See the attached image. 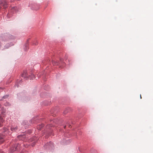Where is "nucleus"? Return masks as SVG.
<instances>
[{
	"instance_id": "25",
	"label": "nucleus",
	"mask_w": 153,
	"mask_h": 153,
	"mask_svg": "<svg viewBox=\"0 0 153 153\" xmlns=\"http://www.w3.org/2000/svg\"><path fill=\"white\" fill-rule=\"evenodd\" d=\"M52 134V133H50L49 134V135H51Z\"/></svg>"
},
{
	"instance_id": "18",
	"label": "nucleus",
	"mask_w": 153,
	"mask_h": 153,
	"mask_svg": "<svg viewBox=\"0 0 153 153\" xmlns=\"http://www.w3.org/2000/svg\"><path fill=\"white\" fill-rule=\"evenodd\" d=\"M69 123H70V122L69 121L66 122L65 123H66V125L64 126V128H65V127H66V126H67V125L68 126H69V127H70V126H71V125H70Z\"/></svg>"
},
{
	"instance_id": "17",
	"label": "nucleus",
	"mask_w": 153,
	"mask_h": 153,
	"mask_svg": "<svg viewBox=\"0 0 153 153\" xmlns=\"http://www.w3.org/2000/svg\"><path fill=\"white\" fill-rule=\"evenodd\" d=\"M52 63L53 65H58V62H57L53 60L52 61Z\"/></svg>"
},
{
	"instance_id": "23",
	"label": "nucleus",
	"mask_w": 153,
	"mask_h": 153,
	"mask_svg": "<svg viewBox=\"0 0 153 153\" xmlns=\"http://www.w3.org/2000/svg\"><path fill=\"white\" fill-rule=\"evenodd\" d=\"M55 123H57V122H56V120H54L53 121Z\"/></svg>"
},
{
	"instance_id": "26",
	"label": "nucleus",
	"mask_w": 153,
	"mask_h": 153,
	"mask_svg": "<svg viewBox=\"0 0 153 153\" xmlns=\"http://www.w3.org/2000/svg\"><path fill=\"white\" fill-rule=\"evenodd\" d=\"M14 0H10V1L11 2H12V1H13Z\"/></svg>"
},
{
	"instance_id": "21",
	"label": "nucleus",
	"mask_w": 153,
	"mask_h": 153,
	"mask_svg": "<svg viewBox=\"0 0 153 153\" xmlns=\"http://www.w3.org/2000/svg\"><path fill=\"white\" fill-rule=\"evenodd\" d=\"M35 142H34L33 143H32V146H34L35 145Z\"/></svg>"
},
{
	"instance_id": "12",
	"label": "nucleus",
	"mask_w": 153,
	"mask_h": 153,
	"mask_svg": "<svg viewBox=\"0 0 153 153\" xmlns=\"http://www.w3.org/2000/svg\"><path fill=\"white\" fill-rule=\"evenodd\" d=\"M44 126V124H39L37 126V128L38 130H40Z\"/></svg>"
},
{
	"instance_id": "2",
	"label": "nucleus",
	"mask_w": 153,
	"mask_h": 153,
	"mask_svg": "<svg viewBox=\"0 0 153 153\" xmlns=\"http://www.w3.org/2000/svg\"><path fill=\"white\" fill-rule=\"evenodd\" d=\"M44 147L46 149H53L54 147V146L52 143L50 141L48 143H47L44 146Z\"/></svg>"
},
{
	"instance_id": "20",
	"label": "nucleus",
	"mask_w": 153,
	"mask_h": 153,
	"mask_svg": "<svg viewBox=\"0 0 153 153\" xmlns=\"http://www.w3.org/2000/svg\"><path fill=\"white\" fill-rule=\"evenodd\" d=\"M29 100V98H28V97H25V99H24L23 100L24 102H27Z\"/></svg>"
},
{
	"instance_id": "29",
	"label": "nucleus",
	"mask_w": 153,
	"mask_h": 153,
	"mask_svg": "<svg viewBox=\"0 0 153 153\" xmlns=\"http://www.w3.org/2000/svg\"><path fill=\"white\" fill-rule=\"evenodd\" d=\"M1 107V104H0V108Z\"/></svg>"
},
{
	"instance_id": "19",
	"label": "nucleus",
	"mask_w": 153,
	"mask_h": 153,
	"mask_svg": "<svg viewBox=\"0 0 153 153\" xmlns=\"http://www.w3.org/2000/svg\"><path fill=\"white\" fill-rule=\"evenodd\" d=\"M3 121V118L0 116V126H2V123Z\"/></svg>"
},
{
	"instance_id": "31",
	"label": "nucleus",
	"mask_w": 153,
	"mask_h": 153,
	"mask_svg": "<svg viewBox=\"0 0 153 153\" xmlns=\"http://www.w3.org/2000/svg\"><path fill=\"white\" fill-rule=\"evenodd\" d=\"M60 60L61 61H62V60L61 59H60Z\"/></svg>"
},
{
	"instance_id": "9",
	"label": "nucleus",
	"mask_w": 153,
	"mask_h": 153,
	"mask_svg": "<svg viewBox=\"0 0 153 153\" xmlns=\"http://www.w3.org/2000/svg\"><path fill=\"white\" fill-rule=\"evenodd\" d=\"M14 45V44L13 42H10V43L6 44L4 46V48L5 49L8 48Z\"/></svg>"
},
{
	"instance_id": "13",
	"label": "nucleus",
	"mask_w": 153,
	"mask_h": 153,
	"mask_svg": "<svg viewBox=\"0 0 153 153\" xmlns=\"http://www.w3.org/2000/svg\"><path fill=\"white\" fill-rule=\"evenodd\" d=\"M35 78V75L31 73V74L29 76V78H30V80H33Z\"/></svg>"
},
{
	"instance_id": "8",
	"label": "nucleus",
	"mask_w": 153,
	"mask_h": 153,
	"mask_svg": "<svg viewBox=\"0 0 153 153\" xmlns=\"http://www.w3.org/2000/svg\"><path fill=\"white\" fill-rule=\"evenodd\" d=\"M17 149V146L16 144H15L14 146L11 148V153H12L14 151Z\"/></svg>"
},
{
	"instance_id": "28",
	"label": "nucleus",
	"mask_w": 153,
	"mask_h": 153,
	"mask_svg": "<svg viewBox=\"0 0 153 153\" xmlns=\"http://www.w3.org/2000/svg\"><path fill=\"white\" fill-rule=\"evenodd\" d=\"M140 98L141 99V95H140Z\"/></svg>"
},
{
	"instance_id": "27",
	"label": "nucleus",
	"mask_w": 153,
	"mask_h": 153,
	"mask_svg": "<svg viewBox=\"0 0 153 153\" xmlns=\"http://www.w3.org/2000/svg\"><path fill=\"white\" fill-rule=\"evenodd\" d=\"M16 85V86H17V88H18V87H19V85Z\"/></svg>"
},
{
	"instance_id": "1",
	"label": "nucleus",
	"mask_w": 153,
	"mask_h": 153,
	"mask_svg": "<svg viewBox=\"0 0 153 153\" xmlns=\"http://www.w3.org/2000/svg\"><path fill=\"white\" fill-rule=\"evenodd\" d=\"M3 37L4 39L3 38V40L4 41L9 40L10 39H14L15 38V37L14 36L7 33L3 36Z\"/></svg>"
},
{
	"instance_id": "10",
	"label": "nucleus",
	"mask_w": 153,
	"mask_h": 153,
	"mask_svg": "<svg viewBox=\"0 0 153 153\" xmlns=\"http://www.w3.org/2000/svg\"><path fill=\"white\" fill-rule=\"evenodd\" d=\"M17 11V7H14L11 8L10 10V12L13 13L16 12Z\"/></svg>"
},
{
	"instance_id": "32",
	"label": "nucleus",
	"mask_w": 153,
	"mask_h": 153,
	"mask_svg": "<svg viewBox=\"0 0 153 153\" xmlns=\"http://www.w3.org/2000/svg\"><path fill=\"white\" fill-rule=\"evenodd\" d=\"M21 81V80L20 81V82Z\"/></svg>"
},
{
	"instance_id": "5",
	"label": "nucleus",
	"mask_w": 153,
	"mask_h": 153,
	"mask_svg": "<svg viewBox=\"0 0 153 153\" xmlns=\"http://www.w3.org/2000/svg\"><path fill=\"white\" fill-rule=\"evenodd\" d=\"M29 6L31 7V9L32 10H36L38 9L39 8L38 5L36 4H34L32 5H29Z\"/></svg>"
},
{
	"instance_id": "22",
	"label": "nucleus",
	"mask_w": 153,
	"mask_h": 153,
	"mask_svg": "<svg viewBox=\"0 0 153 153\" xmlns=\"http://www.w3.org/2000/svg\"><path fill=\"white\" fill-rule=\"evenodd\" d=\"M3 90V88H0V91H2Z\"/></svg>"
},
{
	"instance_id": "7",
	"label": "nucleus",
	"mask_w": 153,
	"mask_h": 153,
	"mask_svg": "<svg viewBox=\"0 0 153 153\" xmlns=\"http://www.w3.org/2000/svg\"><path fill=\"white\" fill-rule=\"evenodd\" d=\"M10 129L13 132L16 131L18 130V127L17 126H12L10 127Z\"/></svg>"
},
{
	"instance_id": "24",
	"label": "nucleus",
	"mask_w": 153,
	"mask_h": 153,
	"mask_svg": "<svg viewBox=\"0 0 153 153\" xmlns=\"http://www.w3.org/2000/svg\"><path fill=\"white\" fill-rule=\"evenodd\" d=\"M9 105V103H7V105Z\"/></svg>"
},
{
	"instance_id": "4",
	"label": "nucleus",
	"mask_w": 153,
	"mask_h": 153,
	"mask_svg": "<svg viewBox=\"0 0 153 153\" xmlns=\"http://www.w3.org/2000/svg\"><path fill=\"white\" fill-rule=\"evenodd\" d=\"M22 77L25 79L27 80L29 79V76L26 71H24L22 74Z\"/></svg>"
},
{
	"instance_id": "11",
	"label": "nucleus",
	"mask_w": 153,
	"mask_h": 153,
	"mask_svg": "<svg viewBox=\"0 0 153 153\" xmlns=\"http://www.w3.org/2000/svg\"><path fill=\"white\" fill-rule=\"evenodd\" d=\"M28 40L27 41V43L24 45L23 48L25 51H27L28 49Z\"/></svg>"
},
{
	"instance_id": "6",
	"label": "nucleus",
	"mask_w": 153,
	"mask_h": 153,
	"mask_svg": "<svg viewBox=\"0 0 153 153\" xmlns=\"http://www.w3.org/2000/svg\"><path fill=\"white\" fill-rule=\"evenodd\" d=\"M1 132L5 134H9V131L8 129L6 127H4L1 130Z\"/></svg>"
},
{
	"instance_id": "3",
	"label": "nucleus",
	"mask_w": 153,
	"mask_h": 153,
	"mask_svg": "<svg viewBox=\"0 0 153 153\" xmlns=\"http://www.w3.org/2000/svg\"><path fill=\"white\" fill-rule=\"evenodd\" d=\"M8 1L7 0H0V4L4 7V8L7 7Z\"/></svg>"
},
{
	"instance_id": "16",
	"label": "nucleus",
	"mask_w": 153,
	"mask_h": 153,
	"mask_svg": "<svg viewBox=\"0 0 153 153\" xmlns=\"http://www.w3.org/2000/svg\"><path fill=\"white\" fill-rule=\"evenodd\" d=\"M70 110V108H66L65 110L64 111L63 113L65 114H66L67 112H69Z\"/></svg>"
},
{
	"instance_id": "14",
	"label": "nucleus",
	"mask_w": 153,
	"mask_h": 153,
	"mask_svg": "<svg viewBox=\"0 0 153 153\" xmlns=\"http://www.w3.org/2000/svg\"><path fill=\"white\" fill-rule=\"evenodd\" d=\"M9 94H7L5 95H4L3 96L1 99L0 100L2 101L4 100V99H6L8 98V97H9Z\"/></svg>"
},
{
	"instance_id": "15",
	"label": "nucleus",
	"mask_w": 153,
	"mask_h": 153,
	"mask_svg": "<svg viewBox=\"0 0 153 153\" xmlns=\"http://www.w3.org/2000/svg\"><path fill=\"white\" fill-rule=\"evenodd\" d=\"M1 113L3 114L4 115V114L6 113V110L4 108L2 107L1 108Z\"/></svg>"
},
{
	"instance_id": "30",
	"label": "nucleus",
	"mask_w": 153,
	"mask_h": 153,
	"mask_svg": "<svg viewBox=\"0 0 153 153\" xmlns=\"http://www.w3.org/2000/svg\"><path fill=\"white\" fill-rule=\"evenodd\" d=\"M68 141L69 142H70V140H68Z\"/></svg>"
}]
</instances>
